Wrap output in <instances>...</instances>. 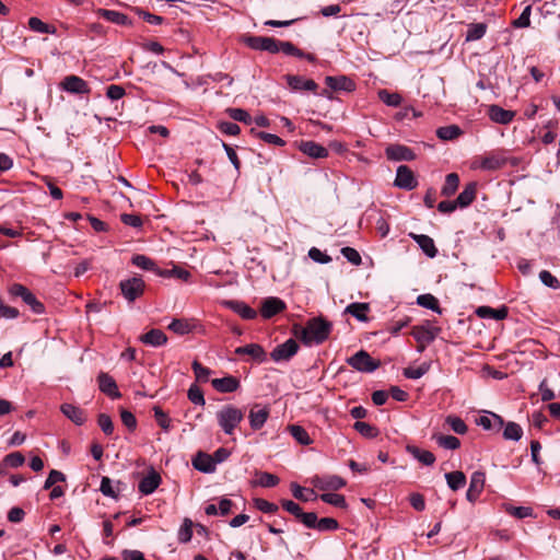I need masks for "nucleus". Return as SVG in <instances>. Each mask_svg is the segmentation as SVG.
Instances as JSON below:
<instances>
[{
	"instance_id": "nucleus-1",
	"label": "nucleus",
	"mask_w": 560,
	"mask_h": 560,
	"mask_svg": "<svg viewBox=\"0 0 560 560\" xmlns=\"http://www.w3.org/2000/svg\"><path fill=\"white\" fill-rule=\"evenodd\" d=\"M332 324L322 316L308 319L304 327L295 326L294 336L305 346L320 345L329 338Z\"/></svg>"
},
{
	"instance_id": "nucleus-2",
	"label": "nucleus",
	"mask_w": 560,
	"mask_h": 560,
	"mask_svg": "<svg viewBox=\"0 0 560 560\" xmlns=\"http://www.w3.org/2000/svg\"><path fill=\"white\" fill-rule=\"evenodd\" d=\"M215 417L222 431L228 435H232L238 424L243 421L244 412L242 409L233 405H226L217 411Z\"/></svg>"
},
{
	"instance_id": "nucleus-3",
	"label": "nucleus",
	"mask_w": 560,
	"mask_h": 560,
	"mask_svg": "<svg viewBox=\"0 0 560 560\" xmlns=\"http://www.w3.org/2000/svg\"><path fill=\"white\" fill-rule=\"evenodd\" d=\"M9 292L12 296L21 298L23 302L31 307L33 313L43 314L45 312L44 304L23 284H12Z\"/></svg>"
},
{
	"instance_id": "nucleus-4",
	"label": "nucleus",
	"mask_w": 560,
	"mask_h": 560,
	"mask_svg": "<svg viewBox=\"0 0 560 560\" xmlns=\"http://www.w3.org/2000/svg\"><path fill=\"white\" fill-rule=\"evenodd\" d=\"M347 363L359 372L371 373L381 365V362L374 360L366 351L360 350L347 359Z\"/></svg>"
},
{
	"instance_id": "nucleus-5",
	"label": "nucleus",
	"mask_w": 560,
	"mask_h": 560,
	"mask_svg": "<svg viewBox=\"0 0 560 560\" xmlns=\"http://www.w3.org/2000/svg\"><path fill=\"white\" fill-rule=\"evenodd\" d=\"M119 288L128 302H135L144 292V282L140 277H132L120 281Z\"/></svg>"
},
{
	"instance_id": "nucleus-6",
	"label": "nucleus",
	"mask_w": 560,
	"mask_h": 560,
	"mask_svg": "<svg viewBox=\"0 0 560 560\" xmlns=\"http://www.w3.org/2000/svg\"><path fill=\"white\" fill-rule=\"evenodd\" d=\"M508 159L499 153H490L478 158L472 163V168H480L483 171H497L505 166Z\"/></svg>"
},
{
	"instance_id": "nucleus-7",
	"label": "nucleus",
	"mask_w": 560,
	"mask_h": 560,
	"mask_svg": "<svg viewBox=\"0 0 560 560\" xmlns=\"http://www.w3.org/2000/svg\"><path fill=\"white\" fill-rule=\"evenodd\" d=\"M243 43L254 50L268 51L270 54H277L278 48L276 46L277 39L273 37L266 36H245Z\"/></svg>"
},
{
	"instance_id": "nucleus-8",
	"label": "nucleus",
	"mask_w": 560,
	"mask_h": 560,
	"mask_svg": "<svg viewBox=\"0 0 560 560\" xmlns=\"http://www.w3.org/2000/svg\"><path fill=\"white\" fill-rule=\"evenodd\" d=\"M440 328L435 326H415L412 328V336L420 343L419 352H422L425 345L431 343L440 332Z\"/></svg>"
},
{
	"instance_id": "nucleus-9",
	"label": "nucleus",
	"mask_w": 560,
	"mask_h": 560,
	"mask_svg": "<svg viewBox=\"0 0 560 560\" xmlns=\"http://www.w3.org/2000/svg\"><path fill=\"white\" fill-rule=\"evenodd\" d=\"M299 350L296 340L290 338L285 342L278 345L270 353L275 362L289 361Z\"/></svg>"
},
{
	"instance_id": "nucleus-10",
	"label": "nucleus",
	"mask_w": 560,
	"mask_h": 560,
	"mask_svg": "<svg viewBox=\"0 0 560 560\" xmlns=\"http://www.w3.org/2000/svg\"><path fill=\"white\" fill-rule=\"evenodd\" d=\"M394 185L405 190H412L417 187L418 182L409 166L400 165L397 167Z\"/></svg>"
},
{
	"instance_id": "nucleus-11",
	"label": "nucleus",
	"mask_w": 560,
	"mask_h": 560,
	"mask_svg": "<svg viewBox=\"0 0 560 560\" xmlns=\"http://www.w3.org/2000/svg\"><path fill=\"white\" fill-rule=\"evenodd\" d=\"M61 88L72 94H90L91 89L86 81L78 75H68L61 82Z\"/></svg>"
},
{
	"instance_id": "nucleus-12",
	"label": "nucleus",
	"mask_w": 560,
	"mask_h": 560,
	"mask_svg": "<svg viewBox=\"0 0 560 560\" xmlns=\"http://www.w3.org/2000/svg\"><path fill=\"white\" fill-rule=\"evenodd\" d=\"M287 308L285 303L276 296L266 298L261 302L260 314L264 318L269 319Z\"/></svg>"
},
{
	"instance_id": "nucleus-13",
	"label": "nucleus",
	"mask_w": 560,
	"mask_h": 560,
	"mask_svg": "<svg viewBox=\"0 0 560 560\" xmlns=\"http://www.w3.org/2000/svg\"><path fill=\"white\" fill-rule=\"evenodd\" d=\"M386 158L390 161H412L416 159L413 151L404 144H390L385 150Z\"/></svg>"
},
{
	"instance_id": "nucleus-14",
	"label": "nucleus",
	"mask_w": 560,
	"mask_h": 560,
	"mask_svg": "<svg viewBox=\"0 0 560 560\" xmlns=\"http://www.w3.org/2000/svg\"><path fill=\"white\" fill-rule=\"evenodd\" d=\"M486 476L482 471H475L470 477L469 488L466 492V499L474 503L481 494L485 487Z\"/></svg>"
},
{
	"instance_id": "nucleus-15",
	"label": "nucleus",
	"mask_w": 560,
	"mask_h": 560,
	"mask_svg": "<svg viewBox=\"0 0 560 560\" xmlns=\"http://www.w3.org/2000/svg\"><path fill=\"white\" fill-rule=\"evenodd\" d=\"M97 383L100 390L108 397L116 399L121 396L116 381L108 373L101 372L97 376Z\"/></svg>"
},
{
	"instance_id": "nucleus-16",
	"label": "nucleus",
	"mask_w": 560,
	"mask_h": 560,
	"mask_svg": "<svg viewBox=\"0 0 560 560\" xmlns=\"http://www.w3.org/2000/svg\"><path fill=\"white\" fill-rule=\"evenodd\" d=\"M269 415H270L269 407H267V406L259 407L258 405H255L250 409L249 415H248L250 428L255 431L260 430L265 425L266 421L268 420Z\"/></svg>"
},
{
	"instance_id": "nucleus-17",
	"label": "nucleus",
	"mask_w": 560,
	"mask_h": 560,
	"mask_svg": "<svg viewBox=\"0 0 560 560\" xmlns=\"http://www.w3.org/2000/svg\"><path fill=\"white\" fill-rule=\"evenodd\" d=\"M276 46L278 48V52H283L284 55L294 56L298 58H304L310 62L316 61L315 55L304 52L303 50L298 48L295 45H293L291 42L277 40Z\"/></svg>"
},
{
	"instance_id": "nucleus-18",
	"label": "nucleus",
	"mask_w": 560,
	"mask_h": 560,
	"mask_svg": "<svg viewBox=\"0 0 560 560\" xmlns=\"http://www.w3.org/2000/svg\"><path fill=\"white\" fill-rule=\"evenodd\" d=\"M285 80L288 85L295 91H312L315 92L318 88V84L312 79H305L301 75L288 74L285 75Z\"/></svg>"
},
{
	"instance_id": "nucleus-19",
	"label": "nucleus",
	"mask_w": 560,
	"mask_h": 560,
	"mask_svg": "<svg viewBox=\"0 0 560 560\" xmlns=\"http://www.w3.org/2000/svg\"><path fill=\"white\" fill-rule=\"evenodd\" d=\"M476 423L479 427H481L483 430H488V431L492 430V431L499 432L504 425V420L502 419L501 416H499L494 412H488L485 416H480L476 420Z\"/></svg>"
},
{
	"instance_id": "nucleus-20",
	"label": "nucleus",
	"mask_w": 560,
	"mask_h": 560,
	"mask_svg": "<svg viewBox=\"0 0 560 560\" xmlns=\"http://www.w3.org/2000/svg\"><path fill=\"white\" fill-rule=\"evenodd\" d=\"M325 83L328 88H330L334 91L352 92L355 89V83L353 82V80L346 75H328L325 78Z\"/></svg>"
},
{
	"instance_id": "nucleus-21",
	"label": "nucleus",
	"mask_w": 560,
	"mask_h": 560,
	"mask_svg": "<svg viewBox=\"0 0 560 560\" xmlns=\"http://www.w3.org/2000/svg\"><path fill=\"white\" fill-rule=\"evenodd\" d=\"M161 483V476L158 471H155L154 469L150 470V472L143 477L140 482H139V491L142 493V494H151L153 493L156 488L160 486Z\"/></svg>"
},
{
	"instance_id": "nucleus-22",
	"label": "nucleus",
	"mask_w": 560,
	"mask_h": 560,
	"mask_svg": "<svg viewBox=\"0 0 560 560\" xmlns=\"http://www.w3.org/2000/svg\"><path fill=\"white\" fill-rule=\"evenodd\" d=\"M487 112L492 121L501 125L510 124L515 116L513 110L504 109L499 105H490Z\"/></svg>"
},
{
	"instance_id": "nucleus-23",
	"label": "nucleus",
	"mask_w": 560,
	"mask_h": 560,
	"mask_svg": "<svg viewBox=\"0 0 560 560\" xmlns=\"http://www.w3.org/2000/svg\"><path fill=\"white\" fill-rule=\"evenodd\" d=\"M299 149L313 159H325L328 156V150L314 141H301Z\"/></svg>"
},
{
	"instance_id": "nucleus-24",
	"label": "nucleus",
	"mask_w": 560,
	"mask_h": 560,
	"mask_svg": "<svg viewBox=\"0 0 560 560\" xmlns=\"http://www.w3.org/2000/svg\"><path fill=\"white\" fill-rule=\"evenodd\" d=\"M96 15L98 18H102L110 23L117 24V25H131V20L124 13L115 11V10H108V9H97Z\"/></svg>"
},
{
	"instance_id": "nucleus-25",
	"label": "nucleus",
	"mask_w": 560,
	"mask_h": 560,
	"mask_svg": "<svg viewBox=\"0 0 560 560\" xmlns=\"http://www.w3.org/2000/svg\"><path fill=\"white\" fill-rule=\"evenodd\" d=\"M211 385L219 393L226 394L237 390L240 387V381L236 377L229 375L222 378H213L211 381Z\"/></svg>"
},
{
	"instance_id": "nucleus-26",
	"label": "nucleus",
	"mask_w": 560,
	"mask_h": 560,
	"mask_svg": "<svg viewBox=\"0 0 560 560\" xmlns=\"http://www.w3.org/2000/svg\"><path fill=\"white\" fill-rule=\"evenodd\" d=\"M235 354L243 355L247 354L253 358V360L262 363L267 359V354L264 348L258 343H249L243 347H238L235 349Z\"/></svg>"
},
{
	"instance_id": "nucleus-27",
	"label": "nucleus",
	"mask_w": 560,
	"mask_h": 560,
	"mask_svg": "<svg viewBox=\"0 0 560 560\" xmlns=\"http://www.w3.org/2000/svg\"><path fill=\"white\" fill-rule=\"evenodd\" d=\"M61 412L77 425H82L86 421V415L83 409L72 404H62Z\"/></svg>"
},
{
	"instance_id": "nucleus-28",
	"label": "nucleus",
	"mask_w": 560,
	"mask_h": 560,
	"mask_svg": "<svg viewBox=\"0 0 560 560\" xmlns=\"http://www.w3.org/2000/svg\"><path fill=\"white\" fill-rule=\"evenodd\" d=\"M410 237L419 245L422 252L430 258H434L438 254L434 241L424 234L410 233Z\"/></svg>"
},
{
	"instance_id": "nucleus-29",
	"label": "nucleus",
	"mask_w": 560,
	"mask_h": 560,
	"mask_svg": "<svg viewBox=\"0 0 560 560\" xmlns=\"http://www.w3.org/2000/svg\"><path fill=\"white\" fill-rule=\"evenodd\" d=\"M476 194H477V183H475V182L468 183L464 187L462 192L458 195V197L455 199V203L457 205V208H466L470 203H472V201L476 198Z\"/></svg>"
},
{
	"instance_id": "nucleus-30",
	"label": "nucleus",
	"mask_w": 560,
	"mask_h": 560,
	"mask_svg": "<svg viewBox=\"0 0 560 560\" xmlns=\"http://www.w3.org/2000/svg\"><path fill=\"white\" fill-rule=\"evenodd\" d=\"M139 339L141 342L152 347H161L167 342V336L161 329L155 328L141 335Z\"/></svg>"
},
{
	"instance_id": "nucleus-31",
	"label": "nucleus",
	"mask_w": 560,
	"mask_h": 560,
	"mask_svg": "<svg viewBox=\"0 0 560 560\" xmlns=\"http://www.w3.org/2000/svg\"><path fill=\"white\" fill-rule=\"evenodd\" d=\"M192 466L195 469L210 474L215 470L214 460L211 455L205 453H198L196 457L192 459Z\"/></svg>"
},
{
	"instance_id": "nucleus-32",
	"label": "nucleus",
	"mask_w": 560,
	"mask_h": 560,
	"mask_svg": "<svg viewBox=\"0 0 560 560\" xmlns=\"http://www.w3.org/2000/svg\"><path fill=\"white\" fill-rule=\"evenodd\" d=\"M226 305L244 319H254L257 316V312L244 302L228 301Z\"/></svg>"
},
{
	"instance_id": "nucleus-33",
	"label": "nucleus",
	"mask_w": 560,
	"mask_h": 560,
	"mask_svg": "<svg viewBox=\"0 0 560 560\" xmlns=\"http://www.w3.org/2000/svg\"><path fill=\"white\" fill-rule=\"evenodd\" d=\"M476 314L480 318H493L497 320H501L508 316V308L505 306H502L500 308H492L490 306H479L476 310Z\"/></svg>"
},
{
	"instance_id": "nucleus-34",
	"label": "nucleus",
	"mask_w": 560,
	"mask_h": 560,
	"mask_svg": "<svg viewBox=\"0 0 560 560\" xmlns=\"http://www.w3.org/2000/svg\"><path fill=\"white\" fill-rule=\"evenodd\" d=\"M257 479L253 481V486L262 487V488H273L276 487L280 479L278 476L267 472V471H256Z\"/></svg>"
},
{
	"instance_id": "nucleus-35",
	"label": "nucleus",
	"mask_w": 560,
	"mask_h": 560,
	"mask_svg": "<svg viewBox=\"0 0 560 560\" xmlns=\"http://www.w3.org/2000/svg\"><path fill=\"white\" fill-rule=\"evenodd\" d=\"M158 276L160 277H163V278H177V279H180L183 281H189L190 277H191V273L179 267V266H176L174 265L172 269H161L159 268L158 270Z\"/></svg>"
},
{
	"instance_id": "nucleus-36",
	"label": "nucleus",
	"mask_w": 560,
	"mask_h": 560,
	"mask_svg": "<svg viewBox=\"0 0 560 560\" xmlns=\"http://www.w3.org/2000/svg\"><path fill=\"white\" fill-rule=\"evenodd\" d=\"M407 451L423 465L431 466L435 462V456L430 451L421 450L417 446H408Z\"/></svg>"
},
{
	"instance_id": "nucleus-37",
	"label": "nucleus",
	"mask_w": 560,
	"mask_h": 560,
	"mask_svg": "<svg viewBox=\"0 0 560 560\" xmlns=\"http://www.w3.org/2000/svg\"><path fill=\"white\" fill-rule=\"evenodd\" d=\"M369 308L370 307H369L368 303L354 302V303L349 304L346 307L345 312L352 315L360 322H366L368 320L366 313H368Z\"/></svg>"
},
{
	"instance_id": "nucleus-38",
	"label": "nucleus",
	"mask_w": 560,
	"mask_h": 560,
	"mask_svg": "<svg viewBox=\"0 0 560 560\" xmlns=\"http://www.w3.org/2000/svg\"><path fill=\"white\" fill-rule=\"evenodd\" d=\"M447 486L453 491H457L466 485V476L463 471L456 470L445 474Z\"/></svg>"
},
{
	"instance_id": "nucleus-39",
	"label": "nucleus",
	"mask_w": 560,
	"mask_h": 560,
	"mask_svg": "<svg viewBox=\"0 0 560 560\" xmlns=\"http://www.w3.org/2000/svg\"><path fill=\"white\" fill-rule=\"evenodd\" d=\"M167 328L173 332L183 336L189 334L192 330L194 325L187 319L175 318L171 322Z\"/></svg>"
},
{
	"instance_id": "nucleus-40",
	"label": "nucleus",
	"mask_w": 560,
	"mask_h": 560,
	"mask_svg": "<svg viewBox=\"0 0 560 560\" xmlns=\"http://www.w3.org/2000/svg\"><path fill=\"white\" fill-rule=\"evenodd\" d=\"M459 185V177L456 173H450L445 177V183L442 187L441 194L445 197L454 195Z\"/></svg>"
},
{
	"instance_id": "nucleus-41",
	"label": "nucleus",
	"mask_w": 560,
	"mask_h": 560,
	"mask_svg": "<svg viewBox=\"0 0 560 560\" xmlns=\"http://www.w3.org/2000/svg\"><path fill=\"white\" fill-rule=\"evenodd\" d=\"M487 32V24L485 23H471L468 25L466 33V42H474L481 39Z\"/></svg>"
},
{
	"instance_id": "nucleus-42",
	"label": "nucleus",
	"mask_w": 560,
	"mask_h": 560,
	"mask_svg": "<svg viewBox=\"0 0 560 560\" xmlns=\"http://www.w3.org/2000/svg\"><path fill=\"white\" fill-rule=\"evenodd\" d=\"M503 427H504L503 438L505 440L520 441L522 439L523 429L518 423L509 421Z\"/></svg>"
},
{
	"instance_id": "nucleus-43",
	"label": "nucleus",
	"mask_w": 560,
	"mask_h": 560,
	"mask_svg": "<svg viewBox=\"0 0 560 560\" xmlns=\"http://www.w3.org/2000/svg\"><path fill=\"white\" fill-rule=\"evenodd\" d=\"M28 27L40 34H55L56 27L54 25H49L47 23H44L40 19L33 16L28 20Z\"/></svg>"
},
{
	"instance_id": "nucleus-44",
	"label": "nucleus",
	"mask_w": 560,
	"mask_h": 560,
	"mask_svg": "<svg viewBox=\"0 0 560 560\" xmlns=\"http://www.w3.org/2000/svg\"><path fill=\"white\" fill-rule=\"evenodd\" d=\"M25 462V458L22 453L20 452H13L8 454L2 463H0V472L3 471V467H11V468H18L22 466Z\"/></svg>"
},
{
	"instance_id": "nucleus-45",
	"label": "nucleus",
	"mask_w": 560,
	"mask_h": 560,
	"mask_svg": "<svg viewBox=\"0 0 560 560\" xmlns=\"http://www.w3.org/2000/svg\"><path fill=\"white\" fill-rule=\"evenodd\" d=\"M250 133L257 139H260L268 144H273L277 147H283L285 144V141L283 139L273 133L258 131L254 128L250 129Z\"/></svg>"
},
{
	"instance_id": "nucleus-46",
	"label": "nucleus",
	"mask_w": 560,
	"mask_h": 560,
	"mask_svg": "<svg viewBox=\"0 0 560 560\" xmlns=\"http://www.w3.org/2000/svg\"><path fill=\"white\" fill-rule=\"evenodd\" d=\"M288 430L301 445H310L312 443V439L303 427L291 424L288 427Z\"/></svg>"
},
{
	"instance_id": "nucleus-47",
	"label": "nucleus",
	"mask_w": 560,
	"mask_h": 560,
	"mask_svg": "<svg viewBox=\"0 0 560 560\" xmlns=\"http://www.w3.org/2000/svg\"><path fill=\"white\" fill-rule=\"evenodd\" d=\"M433 439L445 450H457L460 446V441L453 435L434 434Z\"/></svg>"
},
{
	"instance_id": "nucleus-48",
	"label": "nucleus",
	"mask_w": 560,
	"mask_h": 560,
	"mask_svg": "<svg viewBox=\"0 0 560 560\" xmlns=\"http://www.w3.org/2000/svg\"><path fill=\"white\" fill-rule=\"evenodd\" d=\"M445 423L450 427L452 431L460 435L465 434L468 430V427L464 422V420L455 415H448L445 418Z\"/></svg>"
},
{
	"instance_id": "nucleus-49",
	"label": "nucleus",
	"mask_w": 560,
	"mask_h": 560,
	"mask_svg": "<svg viewBox=\"0 0 560 560\" xmlns=\"http://www.w3.org/2000/svg\"><path fill=\"white\" fill-rule=\"evenodd\" d=\"M462 135V129L457 125H450L440 127L436 130V136L441 140H454Z\"/></svg>"
},
{
	"instance_id": "nucleus-50",
	"label": "nucleus",
	"mask_w": 560,
	"mask_h": 560,
	"mask_svg": "<svg viewBox=\"0 0 560 560\" xmlns=\"http://www.w3.org/2000/svg\"><path fill=\"white\" fill-rule=\"evenodd\" d=\"M417 303L428 310L441 314V308L438 299L432 294H421L417 298Z\"/></svg>"
},
{
	"instance_id": "nucleus-51",
	"label": "nucleus",
	"mask_w": 560,
	"mask_h": 560,
	"mask_svg": "<svg viewBox=\"0 0 560 560\" xmlns=\"http://www.w3.org/2000/svg\"><path fill=\"white\" fill-rule=\"evenodd\" d=\"M132 264L141 269L150 270L158 275L159 267L151 258L144 255H135L132 257Z\"/></svg>"
},
{
	"instance_id": "nucleus-52",
	"label": "nucleus",
	"mask_w": 560,
	"mask_h": 560,
	"mask_svg": "<svg viewBox=\"0 0 560 560\" xmlns=\"http://www.w3.org/2000/svg\"><path fill=\"white\" fill-rule=\"evenodd\" d=\"M346 486V481L339 477V476H329L325 478L322 483H317L316 487L325 490V489H331V490H338Z\"/></svg>"
},
{
	"instance_id": "nucleus-53",
	"label": "nucleus",
	"mask_w": 560,
	"mask_h": 560,
	"mask_svg": "<svg viewBox=\"0 0 560 560\" xmlns=\"http://www.w3.org/2000/svg\"><path fill=\"white\" fill-rule=\"evenodd\" d=\"M319 498L323 502H325L327 504H330V505H334L337 508H341V509L347 508L346 499L342 494L329 492V493L320 494Z\"/></svg>"
},
{
	"instance_id": "nucleus-54",
	"label": "nucleus",
	"mask_w": 560,
	"mask_h": 560,
	"mask_svg": "<svg viewBox=\"0 0 560 560\" xmlns=\"http://www.w3.org/2000/svg\"><path fill=\"white\" fill-rule=\"evenodd\" d=\"M378 98L386 105L393 107L399 106L402 100L398 93H390L387 90H380Z\"/></svg>"
},
{
	"instance_id": "nucleus-55",
	"label": "nucleus",
	"mask_w": 560,
	"mask_h": 560,
	"mask_svg": "<svg viewBox=\"0 0 560 560\" xmlns=\"http://www.w3.org/2000/svg\"><path fill=\"white\" fill-rule=\"evenodd\" d=\"M132 11L149 24L161 25L164 22V18L152 14L139 7L133 8Z\"/></svg>"
},
{
	"instance_id": "nucleus-56",
	"label": "nucleus",
	"mask_w": 560,
	"mask_h": 560,
	"mask_svg": "<svg viewBox=\"0 0 560 560\" xmlns=\"http://www.w3.org/2000/svg\"><path fill=\"white\" fill-rule=\"evenodd\" d=\"M430 369L428 363H422L418 368H406L404 369V376L410 380H418L422 377Z\"/></svg>"
},
{
	"instance_id": "nucleus-57",
	"label": "nucleus",
	"mask_w": 560,
	"mask_h": 560,
	"mask_svg": "<svg viewBox=\"0 0 560 560\" xmlns=\"http://www.w3.org/2000/svg\"><path fill=\"white\" fill-rule=\"evenodd\" d=\"M191 368L198 382H208L209 376L211 375V370L209 368L203 366L197 360L191 363Z\"/></svg>"
},
{
	"instance_id": "nucleus-58",
	"label": "nucleus",
	"mask_w": 560,
	"mask_h": 560,
	"mask_svg": "<svg viewBox=\"0 0 560 560\" xmlns=\"http://www.w3.org/2000/svg\"><path fill=\"white\" fill-rule=\"evenodd\" d=\"M228 114L232 119L236 121H241L246 125H250L253 122L252 116L243 108H229Z\"/></svg>"
},
{
	"instance_id": "nucleus-59",
	"label": "nucleus",
	"mask_w": 560,
	"mask_h": 560,
	"mask_svg": "<svg viewBox=\"0 0 560 560\" xmlns=\"http://www.w3.org/2000/svg\"><path fill=\"white\" fill-rule=\"evenodd\" d=\"M178 540L183 544H186L188 541H190L191 537H192V523L190 520H185L183 525L180 526L179 530H178Z\"/></svg>"
},
{
	"instance_id": "nucleus-60",
	"label": "nucleus",
	"mask_w": 560,
	"mask_h": 560,
	"mask_svg": "<svg viewBox=\"0 0 560 560\" xmlns=\"http://www.w3.org/2000/svg\"><path fill=\"white\" fill-rule=\"evenodd\" d=\"M254 505L257 510L261 511L262 513H267V514H273L279 509L277 504L269 502L261 498L254 499Z\"/></svg>"
},
{
	"instance_id": "nucleus-61",
	"label": "nucleus",
	"mask_w": 560,
	"mask_h": 560,
	"mask_svg": "<svg viewBox=\"0 0 560 560\" xmlns=\"http://www.w3.org/2000/svg\"><path fill=\"white\" fill-rule=\"evenodd\" d=\"M530 13L532 7L527 5L521 15L512 22V25L516 28L528 27L530 25Z\"/></svg>"
},
{
	"instance_id": "nucleus-62",
	"label": "nucleus",
	"mask_w": 560,
	"mask_h": 560,
	"mask_svg": "<svg viewBox=\"0 0 560 560\" xmlns=\"http://www.w3.org/2000/svg\"><path fill=\"white\" fill-rule=\"evenodd\" d=\"M339 524L337 520L332 517H323L317 521V525L315 529H318L319 532H332L338 529Z\"/></svg>"
},
{
	"instance_id": "nucleus-63",
	"label": "nucleus",
	"mask_w": 560,
	"mask_h": 560,
	"mask_svg": "<svg viewBox=\"0 0 560 560\" xmlns=\"http://www.w3.org/2000/svg\"><path fill=\"white\" fill-rule=\"evenodd\" d=\"M188 399L195 404L203 406L206 404L202 390L197 385H191L187 393Z\"/></svg>"
},
{
	"instance_id": "nucleus-64",
	"label": "nucleus",
	"mask_w": 560,
	"mask_h": 560,
	"mask_svg": "<svg viewBox=\"0 0 560 560\" xmlns=\"http://www.w3.org/2000/svg\"><path fill=\"white\" fill-rule=\"evenodd\" d=\"M539 279L548 288L555 290L560 288V281L548 270H541L539 272Z\"/></svg>"
}]
</instances>
